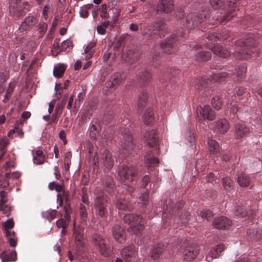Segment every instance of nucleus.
Masks as SVG:
<instances>
[{"label": "nucleus", "mask_w": 262, "mask_h": 262, "mask_svg": "<svg viewBox=\"0 0 262 262\" xmlns=\"http://www.w3.org/2000/svg\"><path fill=\"white\" fill-rule=\"evenodd\" d=\"M103 164L107 168L112 167L113 165V160L111 154L107 150L103 152Z\"/></svg>", "instance_id": "19"}, {"label": "nucleus", "mask_w": 262, "mask_h": 262, "mask_svg": "<svg viewBox=\"0 0 262 262\" xmlns=\"http://www.w3.org/2000/svg\"><path fill=\"white\" fill-rule=\"evenodd\" d=\"M92 4L84 5L80 7L79 15L82 18H86L89 16V11Z\"/></svg>", "instance_id": "30"}, {"label": "nucleus", "mask_w": 262, "mask_h": 262, "mask_svg": "<svg viewBox=\"0 0 262 262\" xmlns=\"http://www.w3.org/2000/svg\"><path fill=\"white\" fill-rule=\"evenodd\" d=\"M212 106L216 110H219L221 108L222 103L219 97H215L212 100Z\"/></svg>", "instance_id": "35"}, {"label": "nucleus", "mask_w": 262, "mask_h": 262, "mask_svg": "<svg viewBox=\"0 0 262 262\" xmlns=\"http://www.w3.org/2000/svg\"><path fill=\"white\" fill-rule=\"evenodd\" d=\"M113 234L115 239L118 243H122L125 240L124 231L119 225H115L113 228Z\"/></svg>", "instance_id": "11"}, {"label": "nucleus", "mask_w": 262, "mask_h": 262, "mask_svg": "<svg viewBox=\"0 0 262 262\" xmlns=\"http://www.w3.org/2000/svg\"><path fill=\"white\" fill-rule=\"evenodd\" d=\"M163 245L159 244L153 247L151 252V256L154 258H158L163 252Z\"/></svg>", "instance_id": "27"}, {"label": "nucleus", "mask_w": 262, "mask_h": 262, "mask_svg": "<svg viewBox=\"0 0 262 262\" xmlns=\"http://www.w3.org/2000/svg\"><path fill=\"white\" fill-rule=\"evenodd\" d=\"M229 128V125L228 121L226 119H221L216 122L215 129L217 132L224 133L228 130Z\"/></svg>", "instance_id": "13"}, {"label": "nucleus", "mask_w": 262, "mask_h": 262, "mask_svg": "<svg viewBox=\"0 0 262 262\" xmlns=\"http://www.w3.org/2000/svg\"><path fill=\"white\" fill-rule=\"evenodd\" d=\"M197 114L200 120H212L215 118V115L213 112L211 110L209 105H205L203 107L199 106L196 108Z\"/></svg>", "instance_id": "3"}, {"label": "nucleus", "mask_w": 262, "mask_h": 262, "mask_svg": "<svg viewBox=\"0 0 262 262\" xmlns=\"http://www.w3.org/2000/svg\"><path fill=\"white\" fill-rule=\"evenodd\" d=\"M10 245L12 247H15L17 245V240L13 238H9Z\"/></svg>", "instance_id": "55"}, {"label": "nucleus", "mask_w": 262, "mask_h": 262, "mask_svg": "<svg viewBox=\"0 0 262 262\" xmlns=\"http://www.w3.org/2000/svg\"><path fill=\"white\" fill-rule=\"evenodd\" d=\"M225 246L222 244H219L212 247L210 250L206 253V258L209 261L213 258H216L219 257L222 252L225 250Z\"/></svg>", "instance_id": "7"}, {"label": "nucleus", "mask_w": 262, "mask_h": 262, "mask_svg": "<svg viewBox=\"0 0 262 262\" xmlns=\"http://www.w3.org/2000/svg\"><path fill=\"white\" fill-rule=\"evenodd\" d=\"M0 211H2L4 214L7 213L8 211L10 210V207L7 206H6L4 207V204L7 202V199L6 197V193L2 191L0 192Z\"/></svg>", "instance_id": "17"}, {"label": "nucleus", "mask_w": 262, "mask_h": 262, "mask_svg": "<svg viewBox=\"0 0 262 262\" xmlns=\"http://www.w3.org/2000/svg\"><path fill=\"white\" fill-rule=\"evenodd\" d=\"M54 213L53 211L51 212L47 211L42 213V216L45 218H47L50 221L54 219Z\"/></svg>", "instance_id": "47"}, {"label": "nucleus", "mask_w": 262, "mask_h": 262, "mask_svg": "<svg viewBox=\"0 0 262 262\" xmlns=\"http://www.w3.org/2000/svg\"><path fill=\"white\" fill-rule=\"evenodd\" d=\"M15 133L18 137H19L20 138H21L23 137V134H24L22 130L18 129L17 128H15Z\"/></svg>", "instance_id": "63"}, {"label": "nucleus", "mask_w": 262, "mask_h": 262, "mask_svg": "<svg viewBox=\"0 0 262 262\" xmlns=\"http://www.w3.org/2000/svg\"><path fill=\"white\" fill-rule=\"evenodd\" d=\"M9 182L7 180H0V186L5 188L9 185Z\"/></svg>", "instance_id": "56"}, {"label": "nucleus", "mask_w": 262, "mask_h": 262, "mask_svg": "<svg viewBox=\"0 0 262 262\" xmlns=\"http://www.w3.org/2000/svg\"><path fill=\"white\" fill-rule=\"evenodd\" d=\"M65 70V65L64 64L59 63L54 67L53 75L56 77H60L62 75Z\"/></svg>", "instance_id": "24"}, {"label": "nucleus", "mask_w": 262, "mask_h": 262, "mask_svg": "<svg viewBox=\"0 0 262 262\" xmlns=\"http://www.w3.org/2000/svg\"><path fill=\"white\" fill-rule=\"evenodd\" d=\"M75 241L78 246H81L83 245V230L80 227H74Z\"/></svg>", "instance_id": "15"}, {"label": "nucleus", "mask_w": 262, "mask_h": 262, "mask_svg": "<svg viewBox=\"0 0 262 262\" xmlns=\"http://www.w3.org/2000/svg\"><path fill=\"white\" fill-rule=\"evenodd\" d=\"M136 170L133 167L126 165L121 166L118 170V176L121 181H132L134 180Z\"/></svg>", "instance_id": "2"}, {"label": "nucleus", "mask_w": 262, "mask_h": 262, "mask_svg": "<svg viewBox=\"0 0 262 262\" xmlns=\"http://www.w3.org/2000/svg\"><path fill=\"white\" fill-rule=\"evenodd\" d=\"M36 18L33 16L27 17L21 24L20 29L22 30H26L28 27L34 25L36 23Z\"/></svg>", "instance_id": "23"}, {"label": "nucleus", "mask_w": 262, "mask_h": 262, "mask_svg": "<svg viewBox=\"0 0 262 262\" xmlns=\"http://www.w3.org/2000/svg\"><path fill=\"white\" fill-rule=\"evenodd\" d=\"M57 98L56 99H53L49 104V108H48V112L49 114H51L53 110L54 105L57 101Z\"/></svg>", "instance_id": "48"}, {"label": "nucleus", "mask_w": 262, "mask_h": 262, "mask_svg": "<svg viewBox=\"0 0 262 262\" xmlns=\"http://www.w3.org/2000/svg\"><path fill=\"white\" fill-rule=\"evenodd\" d=\"M60 115V114L55 112L52 115V116L50 118L49 124L56 122L57 121V119Z\"/></svg>", "instance_id": "45"}, {"label": "nucleus", "mask_w": 262, "mask_h": 262, "mask_svg": "<svg viewBox=\"0 0 262 262\" xmlns=\"http://www.w3.org/2000/svg\"><path fill=\"white\" fill-rule=\"evenodd\" d=\"M69 82L66 80L62 86L60 83H56L55 86V90L58 93L56 95L57 99H59L61 96L63 89H66L69 86Z\"/></svg>", "instance_id": "28"}, {"label": "nucleus", "mask_w": 262, "mask_h": 262, "mask_svg": "<svg viewBox=\"0 0 262 262\" xmlns=\"http://www.w3.org/2000/svg\"><path fill=\"white\" fill-rule=\"evenodd\" d=\"M95 43L94 42L89 43L84 50V53H87L90 51H93L92 49L95 47Z\"/></svg>", "instance_id": "51"}, {"label": "nucleus", "mask_w": 262, "mask_h": 262, "mask_svg": "<svg viewBox=\"0 0 262 262\" xmlns=\"http://www.w3.org/2000/svg\"><path fill=\"white\" fill-rule=\"evenodd\" d=\"M149 178L148 177V176H145L144 177V178H143V187H145L146 185H147V183L149 181Z\"/></svg>", "instance_id": "59"}, {"label": "nucleus", "mask_w": 262, "mask_h": 262, "mask_svg": "<svg viewBox=\"0 0 262 262\" xmlns=\"http://www.w3.org/2000/svg\"><path fill=\"white\" fill-rule=\"evenodd\" d=\"M14 164L12 161H9L5 163L4 165V168L7 169L8 168L14 167Z\"/></svg>", "instance_id": "58"}, {"label": "nucleus", "mask_w": 262, "mask_h": 262, "mask_svg": "<svg viewBox=\"0 0 262 262\" xmlns=\"http://www.w3.org/2000/svg\"><path fill=\"white\" fill-rule=\"evenodd\" d=\"M65 101L64 100H62L61 104L60 105H57L56 106L55 112L60 115L62 113V110L63 107L65 105Z\"/></svg>", "instance_id": "49"}, {"label": "nucleus", "mask_w": 262, "mask_h": 262, "mask_svg": "<svg viewBox=\"0 0 262 262\" xmlns=\"http://www.w3.org/2000/svg\"><path fill=\"white\" fill-rule=\"evenodd\" d=\"M97 31L100 34H103L105 32V28L102 26H98L97 27Z\"/></svg>", "instance_id": "52"}, {"label": "nucleus", "mask_w": 262, "mask_h": 262, "mask_svg": "<svg viewBox=\"0 0 262 262\" xmlns=\"http://www.w3.org/2000/svg\"><path fill=\"white\" fill-rule=\"evenodd\" d=\"M56 224L58 228L65 229L68 225V222L64 219H61L57 220Z\"/></svg>", "instance_id": "39"}, {"label": "nucleus", "mask_w": 262, "mask_h": 262, "mask_svg": "<svg viewBox=\"0 0 262 262\" xmlns=\"http://www.w3.org/2000/svg\"><path fill=\"white\" fill-rule=\"evenodd\" d=\"M223 185L224 188L229 190L231 187V180L229 177H225L223 179Z\"/></svg>", "instance_id": "40"}, {"label": "nucleus", "mask_w": 262, "mask_h": 262, "mask_svg": "<svg viewBox=\"0 0 262 262\" xmlns=\"http://www.w3.org/2000/svg\"><path fill=\"white\" fill-rule=\"evenodd\" d=\"M72 48V42L70 40H64L61 42V49L65 51H70Z\"/></svg>", "instance_id": "33"}, {"label": "nucleus", "mask_w": 262, "mask_h": 262, "mask_svg": "<svg viewBox=\"0 0 262 262\" xmlns=\"http://www.w3.org/2000/svg\"><path fill=\"white\" fill-rule=\"evenodd\" d=\"M211 6L214 9H218L222 6L223 3L221 0H210Z\"/></svg>", "instance_id": "41"}, {"label": "nucleus", "mask_w": 262, "mask_h": 262, "mask_svg": "<svg viewBox=\"0 0 262 262\" xmlns=\"http://www.w3.org/2000/svg\"><path fill=\"white\" fill-rule=\"evenodd\" d=\"M2 262L14 261L16 260V252L15 251H12L9 254L6 255L5 252H3L1 255Z\"/></svg>", "instance_id": "20"}, {"label": "nucleus", "mask_w": 262, "mask_h": 262, "mask_svg": "<svg viewBox=\"0 0 262 262\" xmlns=\"http://www.w3.org/2000/svg\"><path fill=\"white\" fill-rule=\"evenodd\" d=\"M20 173L18 172H14L13 173H6L5 178L6 179L9 178L17 179L20 177Z\"/></svg>", "instance_id": "42"}, {"label": "nucleus", "mask_w": 262, "mask_h": 262, "mask_svg": "<svg viewBox=\"0 0 262 262\" xmlns=\"http://www.w3.org/2000/svg\"><path fill=\"white\" fill-rule=\"evenodd\" d=\"M132 141V138L129 134L125 135L123 136V141L122 142V146L125 148L126 146H129Z\"/></svg>", "instance_id": "36"}, {"label": "nucleus", "mask_w": 262, "mask_h": 262, "mask_svg": "<svg viewBox=\"0 0 262 262\" xmlns=\"http://www.w3.org/2000/svg\"><path fill=\"white\" fill-rule=\"evenodd\" d=\"M60 40L59 39H56L54 40L52 49L51 50L52 54L53 56H56L59 52L61 51V49L59 46Z\"/></svg>", "instance_id": "31"}, {"label": "nucleus", "mask_w": 262, "mask_h": 262, "mask_svg": "<svg viewBox=\"0 0 262 262\" xmlns=\"http://www.w3.org/2000/svg\"><path fill=\"white\" fill-rule=\"evenodd\" d=\"M173 6L172 0H160L157 9L159 12L169 13L173 10Z\"/></svg>", "instance_id": "9"}, {"label": "nucleus", "mask_w": 262, "mask_h": 262, "mask_svg": "<svg viewBox=\"0 0 262 262\" xmlns=\"http://www.w3.org/2000/svg\"><path fill=\"white\" fill-rule=\"evenodd\" d=\"M117 207L119 210H127L131 208L129 202L125 199H121L118 201Z\"/></svg>", "instance_id": "25"}, {"label": "nucleus", "mask_w": 262, "mask_h": 262, "mask_svg": "<svg viewBox=\"0 0 262 262\" xmlns=\"http://www.w3.org/2000/svg\"><path fill=\"white\" fill-rule=\"evenodd\" d=\"M81 67V61L79 60H77L74 64V69L75 70H78Z\"/></svg>", "instance_id": "57"}, {"label": "nucleus", "mask_w": 262, "mask_h": 262, "mask_svg": "<svg viewBox=\"0 0 262 262\" xmlns=\"http://www.w3.org/2000/svg\"><path fill=\"white\" fill-rule=\"evenodd\" d=\"M103 202V200L101 197H98L95 202L96 211L100 216H103L106 212V209L104 207Z\"/></svg>", "instance_id": "14"}, {"label": "nucleus", "mask_w": 262, "mask_h": 262, "mask_svg": "<svg viewBox=\"0 0 262 262\" xmlns=\"http://www.w3.org/2000/svg\"><path fill=\"white\" fill-rule=\"evenodd\" d=\"M129 29L131 31H136L138 30V26L137 24H132L129 26Z\"/></svg>", "instance_id": "61"}, {"label": "nucleus", "mask_w": 262, "mask_h": 262, "mask_svg": "<svg viewBox=\"0 0 262 262\" xmlns=\"http://www.w3.org/2000/svg\"><path fill=\"white\" fill-rule=\"evenodd\" d=\"M59 137L60 139H61L64 144L67 143L66 140V134L63 130H61L59 133Z\"/></svg>", "instance_id": "54"}, {"label": "nucleus", "mask_w": 262, "mask_h": 262, "mask_svg": "<svg viewBox=\"0 0 262 262\" xmlns=\"http://www.w3.org/2000/svg\"><path fill=\"white\" fill-rule=\"evenodd\" d=\"M124 221L125 223L130 225L128 230L130 232L137 234L142 230L144 227L142 224L143 222L140 217L133 213H128L124 215Z\"/></svg>", "instance_id": "1"}, {"label": "nucleus", "mask_w": 262, "mask_h": 262, "mask_svg": "<svg viewBox=\"0 0 262 262\" xmlns=\"http://www.w3.org/2000/svg\"><path fill=\"white\" fill-rule=\"evenodd\" d=\"M199 247L196 245L187 246L184 251V259L188 261L194 259L199 253Z\"/></svg>", "instance_id": "5"}, {"label": "nucleus", "mask_w": 262, "mask_h": 262, "mask_svg": "<svg viewBox=\"0 0 262 262\" xmlns=\"http://www.w3.org/2000/svg\"><path fill=\"white\" fill-rule=\"evenodd\" d=\"M139 199L142 201V204H145L148 199V194L147 193L143 194V196H141Z\"/></svg>", "instance_id": "53"}, {"label": "nucleus", "mask_w": 262, "mask_h": 262, "mask_svg": "<svg viewBox=\"0 0 262 262\" xmlns=\"http://www.w3.org/2000/svg\"><path fill=\"white\" fill-rule=\"evenodd\" d=\"M9 143L8 141L5 139H0V159L3 156L5 151H4L5 148L8 145Z\"/></svg>", "instance_id": "34"}, {"label": "nucleus", "mask_w": 262, "mask_h": 262, "mask_svg": "<svg viewBox=\"0 0 262 262\" xmlns=\"http://www.w3.org/2000/svg\"><path fill=\"white\" fill-rule=\"evenodd\" d=\"M235 130L236 137L239 138L246 136L250 132V129L242 123H237L235 125Z\"/></svg>", "instance_id": "12"}, {"label": "nucleus", "mask_w": 262, "mask_h": 262, "mask_svg": "<svg viewBox=\"0 0 262 262\" xmlns=\"http://www.w3.org/2000/svg\"><path fill=\"white\" fill-rule=\"evenodd\" d=\"M211 50L214 54L223 58L226 57L229 54V52L222 46L216 45L214 46Z\"/></svg>", "instance_id": "21"}, {"label": "nucleus", "mask_w": 262, "mask_h": 262, "mask_svg": "<svg viewBox=\"0 0 262 262\" xmlns=\"http://www.w3.org/2000/svg\"><path fill=\"white\" fill-rule=\"evenodd\" d=\"M231 225V221L225 217L215 218L212 223L213 227L217 229H227Z\"/></svg>", "instance_id": "8"}, {"label": "nucleus", "mask_w": 262, "mask_h": 262, "mask_svg": "<svg viewBox=\"0 0 262 262\" xmlns=\"http://www.w3.org/2000/svg\"><path fill=\"white\" fill-rule=\"evenodd\" d=\"M45 158L44 157H34L33 158V162L34 163L36 164H41L44 162Z\"/></svg>", "instance_id": "50"}, {"label": "nucleus", "mask_w": 262, "mask_h": 262, "mask_svg": "<svg viewBox=\"0 0 262 262\" xmlns=\"http://www.w3.org/2000/svg\"><path fill=\"white\" fill-rule=\"evenodd\" d=\"M85 54H86V55L85 57V60L89 59L90 58H91V57L93 55L94 51H90L89 52H88L87 53H85Z\"/></svg>", "instance_id": "64"}, {"label": "nucleus", "mask_w": 262, "mask_h": 262, "mask_svg": "<svg viewBox=\"0 0 262 262\" xmlns=\"http://www.w3.org/2000/svg\"><path fill=\"white\" fill-rule=\"evenodd\" d=\"M20 0H12L10 4V12L14 15H21V13L19 11L18 7V3Z\"/></svg>", "instance_id": "18"}, {"label": "nucleus", "mask_w": 262, "mask_h": 262, "mask_svg": "<svg viewBox=\"0 0 262 262\" xmlns=\"http://www.w3.org/2000/svg\"><path fill=\"white\" fill-rule=\"evenodd\" d=\"M100 16L102 18L106 19L108 17V14L106 12V6L104 5L102 6L101 12L100 13Z\"/></svg>", "instance_id": "43"}, {"label": "nucleus", "mask_w": 262, "mask_h": 262, "mask_svg": "<svg viewBox=\"0 0 262 262\" xmlns=\"http://www.w3.org/2000/svg\"><path fill=\"white\" fill-rule=\"evenodd\" d=\"M3 225L5 230L12 228L14 226V222L12 219L10 218L8 219L3 223Z\"/></svg>", "instance_id": "37"}, {"label": "nucleus", "mask_w": 262, "mask_h": 262, "mask_svg": "<svg viewBox=\"0 0 262 262\" xmlns=\"http://www.w3.org/2000/svg\"><path fill=\"white\" fill-rule=\"evenodd\" d=\"M31 116V113L29 112L26 111L22 113L21 117L24 119H28Z\"/></svg>", "instance_id": "60"}, {"label": "nucleus", "mask_w": 262, "mask_h": 262, "mask_svg": "<svg viewBox=\"0 0 262 262\" xmlns=\"http://www.w3.org/2000/svg\"><path fill=\"white\" fill-rule=\"evenodd\" d=\"M209 150L211 154H216L219 149L218 143L214 140L210 139L208 142Z\"/></svg>", "instance_id": "26"}, {"label": "nucleus", "mask_w": 262, "mask_h": 262, "mask_svg": "<svg viewBox=\"0 0 262 262\" xmlns=\"http://www.w3.org/2000/svg\"><path fill=\"white\" fill-rule=\"evenodd\" d=\"M145 164L148 168L155 167L158 164V160L153 155L149 154L145 157Z\"/></svg>", "instance_id": "22"}, {"label": "nucleus", "mask_w": 262, "mask_h": 262, "mask_svg": "<svg viewBox=\"0 0 262 262\" xmlns=\"http://www.w3.org/2000/svg\"><path fill=\"white\" fill-rule=\"evenodd\" d=\"M95 245L99 249L101 254L107 256L108 254L107 248V240L103 238L100 235H96L94 237Z\"/></svg>", "instance_id": "6"}, {"label": "nucleus", "mask_w": 262, "mask_h": 262, "mask_svg": "<svg viewBox=\"0 0 262 262\" xmlns=\"http://www.w3.org/2000/svg\"><path fill=\"white\" fill-rule=\"evenodd\" d=\"M238 184L242 187H247L250 184V179L248 176L242 174L237 178Z\"/></svg>", "instance_id": "29"}, {"label": "nucleus", "mask_w": 262, "mask_h": 262, "mask_svg": "<svg viewBox=\"0 0 262 262\" xmlns=\"http://www.w3.org/2000/svg\"><path fill=\"white\" fill-rule=\"evenodd\" d=\"M145 74L143 76H141V78L143 79V80H147L148 79H149L151 77L150 74L149 73H147V72H145Z\"/></svg>", "instance_id": "62"}, {"label": "nucleus", "mask_w": 262, "mask_h": 262, "mask_svg": "<svg viewBox=\"0 0 262 262\" xmlns=\"http://www.w3.org/2000/svg\"><path fill=\"white\" fill-rule=\"evenodd\" d=\"M200 215L202 218L208 219L212 216V213L209 210H203Z\"/></svg>", "instance_id": "44"}, {"label": "nucleus", "mask_w": 262, "mask_h": 262, "mask_svg": "<svg viewBox=\"0 0 262 262\" xmlns=\"http://www.w3.org/2000/svg\"><path fill=\"white\" fill-rule=\"evenodd\" d=\"M136 253V249L134 246L131 245L124 248L121 251V255L124 261H129L134 256Z\"/></svg>", "instance_id": "10"}, {"label": "nucleus", "mask_w": 262, "mask_h": 262, "mask_svg": "<svg viewBox=\"0 0 262 262\" xmlns=\"http://www.w3.org/2000/svg\"><path fill=\"white\" fill-rule=\"evenodd\" d=\"M112 78L113 81L112 82V84L114 85L118 84L122 80V77L119 73H115L113 75Z\"/></svg>", "instance_id": "38"}, {"label": "nucleus", "mask_w": 262, "mask_h": 262, "mask_svg": "<svg viewBox=\"0 0 262 262\" xmlns=\"http://www.w3.org/2000/svg\"><path fill=\"white\" fill-rule=\"evenodd\" d=\"M143 120L146 124H149L155 120L154 111L151 108H147L143 116Z\"/></svg>", "instance_id": "16"}, {"label": "nucleus", "mask_w": 262, "mask_h": 262, "mask_svg": "<svg viewBox=\"0 0 262 262\" xmlns=\"http://www.w3.org/2000/svg\"><path fill=\"white\" fill-rule=\"evenodd\" d=\"M235 214L239 217H243L246 215L247 213L244 211L243 207H239L236 210Z\"/></svg>", "instance_id": "46"}, {"label": "nucleus", "mask_w": 262, "mask_h": 262, "mask_svg": "<svg viewBox=\"0 0 262 262\" xmlns=\"http://www.w3.org/2000/svg\"><path fill=\"white\" fill-rule=\"evenodd\" d=\"M144 139L149 147L157 148L158 144V136L155 130H150L146 132Z\"/></svg>", "instance_id": "4"}, {"label": "nucleus", "mask_w": 262, "mask_h": 262, "mask_svg": "<svg viewBox=\"0 0 262 262\" xmlns=\"http://www.w3.org/2000/svg\"><path fill=\"white\" fill-rule=\"evenodd\" d=\"M195 58L197 60H208L211 58V54L209 52H199Z\"/></svg>", "instance_id": "32"}]
</instances>
